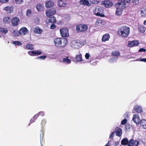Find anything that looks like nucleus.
Here are the masks:
<instances>
[{"mask_svg":"<svg viewBox=\"0 0 146 146\" xmlns=\"http://www.w3.org/2000/svg\"><path fill=\"white\" fill-rule=\"evenodd\" d=\"M121 144L125 145L128 144V139L127 138H124L121 141Z\"/></svg>","mask_w":146,"mask_h":146,"instance_id":"obj_32","label":"nucleus"},{"mask_svg":"<svg viewBox=\"0 0 146 146\" xmlns=\"http://www.w3.org/2000/svg\"><path fill=\"white\" fill-rule=\"evenodd\" d=\"M143 23L144 25H146V20L144 21Z\"/></svg>","mask_w":146,"mask_h":146,"instance_id":"obj_56","label":"nucleus"},{"mask_svg":"<svg viewBox=\"0 0 146 146\" xmlns=\"http://www.w3.org/2000/svg\"><path fill=\"white\" fill-rule=\"evenodd\" d=\"M28 30L27 28L23 27L19 31V33L21 35H24L28 33Z\"/></svg>","mask_w":146,"mask_h":146,"instance_id":"obj_11","label":"nucleus"},{"mask_svg":"<svg viewBox=\"0 0 146 146\" xmlns=\"http://www.w3.org/2000/svg\"><path fill=\"white\" fill-rule=\"evenodd\" d=\"M60 34L62 37H66L68 35V29L67 28H62L60 29Z\"/></svg>","mask_w":146,"mask_h":146,"instance_id":"obj_7","label":"nucleus"},{"mask_svg":"<svg viewBox=\"0 0 146 146\" xmlns=\"http://www.w3.org/2000/svg\"><path fill=\"white\" fill-rule=\"evenodd\" d=\"M68 58V57H66V58H63L62 60L60 61V62L66 64H70L71 62V61Z\"/></svg>","mask_w":146,"mask_h":146,"instance_id":"obj_25","label":"nucleus"},{"mask_svg":"<svg viewBox=\"0 0 146 146\" xmlns=\"http://www.w3.org/2000/svg\"><path fill=\"white\" fill-rule=\"evenodd\" d=\"M0 32L3 34H6L8 32V30L6 28H0Z\"/></svg>","mask_w":146,"mask_h":146,"instance_id":"obj_34","label":"nucleus"},{"mask_svg":"<svg viewBox=\"0 0 146 146\" xmlns=\"http://www.w3.org/2000/svg\"><path fill=\"white\" fill-rule=\"evenodd\" d=\"M115 133V131H114L112 132L110 135L109 138L110 139H113V137L114 134Z\"/></svg>","mask_w":146,"mask_h":146,"instance_id":"obj_43","label":"nucleus"},{"mask_svg":"<svg viewBox=\"0 0 146 146\" xmlns=\"http://www.w3.org/2000/svg\"><path fill=\"white\" fill-rule=\"evenodd\" d=\"M102 4L106 8H110L113 5V3L108 0H104L102 1Z\"/></svg>","mask_w":146,"mask_h":146,"instance_id":"obj_6","label":"nucleus"},{"mask_svg":"<svg viewBox=\"0 0 146 146\" xmlns=\"http://www.w3.org/2000/svg\"><path fill=\"white\" fill-rule=\"evenodd\" d=\"M111 54L113 56H117L120 55V53L118 51H115L112 52Z\"/></svg>","mask_w":146,"mask_h":146,"instance_id":"obj_37","label":"nucleus"},{"mask_svg":"<svg viewBox=\"0 0 146 146\" xmlns=\"http://www.w3.org/2000/svg\"><path fill=\"white\" fill-rule=\"evenodd\" d=\"M128 34H129V28L128 27Z\"/></svg>","mask_w":146,"mask_h":146,"instance_id":"obj_58","label":"nucleus"},{"mask_svg":"<svg viewBox=\"0 0 146 146\" xmlns=\"http://www.w3.org/2000/svg\"><path fill=\"white\" fill-rule=\"evenodd\" d=\"M32 15V12L31 9H29L27 11V15L28 17H31Z\"/></svg>","mask_w":146,"mask_h":146,"instance_id":"obj_38","label":"nucleus"},{"mask_svg":"<svg viewBox=\"0 0 146 146\" xmlns=\"http://www.w3.org/2000/svg\"><path fill=\"white\" fill-rule=\"evenodd\" d=\"M56 27V26L54 24H52L51 25L50 27V29H55Z\"/></svg>","mask_w":146,"mask_h":146,"instance_id":"obj_48","label":"nucleus"},{"mask_svg":"<svg viewBox=\"0 0 146 146\" xmlns=\"http://www.w3.org/2000/svg\"><path fill=\"white\" fill-rule=\"evenodd\" d=\"M116 135V136L120 137L122 134V131L121 129L119 127H116L115 128Z\"/></svg>","mask_w":146,"mask_h":146,"instance_id":"obj_19","label":"nucleus"},{"mask_svg":"<svg viewBox=\"0 0 146 146\" xmlns=\"http://www.w3.org/2000/svg\"><path fill=\"white\" fill-rule=\"evenodd\" d=\"M17 3L19 4H21L23 2V0H15Z\"/></svg>","mask_w":146,"mask_h":146,"instance_id":"obj_47","label":"nucleus"},{"mask_svg":"<svg viewBox=\"0 0 146 146\" xmlns=\"http://www.w3.org/2000/svg\"><path fill=\"white\" fill-rule=\"evenodd\" d=\"M139 0H134L133 3L134 5H137L139 3Z\"/></svg>","mask_w":146,"mask_h":146,"instance_id":"obj_49","label":"nucleus"},{"mask_svg":"<svg viewBox=\"0 0 146 146\" xmlns=\"http://www.w3.org/2000/svg\"><path fill=\"white\" fill-rule=\"evenodd\" d=\"M44 7L43 5L40 3L38 4L36 6V8L38 11H42L44 9Z\"/></svg>","mask_w":146,"mask_h":146,"instance_id":"obj_26","label":"nucleus"},{"mask_svg":"<svg viewBox=\"0 0 146 146\" xmlns=\"http://www.w3.org/2000/svg\"><path fill=\"white\" fill-rule=\"evenodd\" d=\"M13 33L15 36H19V32H18L15 31H13Z\"/></svg>","mask_w":146,"mask_h":146,"instance_id":"obj_50","label":"nucleus"},{"mask_svg":"<svg viewBox=\"0 0 146 146\" xmlns=\"http://www.w3.org/2000/svg\"><path fill=\"white\" fill-rule=\"evenodd\" d=\"M3 9L8 11L9 13H11L13 11V7L12 6L11 7L7 6L4 7Z\"/></svg>","mask_w":146,"mask_h":146,"instance_id":"obj_24","label":"nucleus"},{"mask_svg":"<svg viewBox=\"0 0 146 146\" xmlns=\"http://www.w3.org/2000/svg\"><path fill=\"white\" fill-rule=\"evenodd\" d=\"M27 48L29 50H33L34 49V45L30 44H27L26 46Z\"/></svg>","mask_w":146,"mask_h":146,"instance_id":"obj_31","label":"nucleus"},{"mask_svg":"<svg viewBox=\"0 0 146 146\" xmlns=\"http://www.w3.org/2000/svg\"><path fill=\"white\" fill-rule=\"evenodd\" d=\"M42 135H43V132L42 131Z\"/></svg>","mask_w":146,"mask_h":146,"instance_id":"obj_59","label":"nucleus"},{"mask_svg":"<svg viewBox=\"0 0 146 146\" xmlns=\"http://www.w3.org/2000/svg\"><path fill=\"white\" fill-rule=\"evenodd\" d=\"M116 8V9L115 12L116 15L118 16L122 14L123 9L117 8Z\"/></svg>","mask_w":146,"mask_h":146,"instance_id":"obj_29","label":"nucleus"},{"mask_svg":"<svg viewBox=\"0 0 146 146\" xmlns=\"http://www.w3.org/2000/svg\"><path fill=\"white\" fill-rule=\"evenodd\" d=\"M28 54L31 56H37L41 54L42 52L41 51L36 50L31 51L28 52Z\"/></svg>","mask_w":146,"mask_h":146,"instance_id":"obj_12","label":"nucleus"},{"mask_svg":"<svg viewBox=\"0 0 146 146\" xmlns=\"http://www.w3.org/2000/svg\"><path fill=\"white\" fill-rule=\"evenodd\" d=\"M140 12L142 17H146V8L142 9L140 11Z\"/></svg>","mask_w":146,"mask_h":146,"instance_id":"obj_28","label":"nucleus"},{"mask_svg":"<svg viewBox=\"0 0 146 146\" xmlns=\"http://www.w3.org/2000/svg\"><path fill=\"white\" fill-rule=\"evenodd\" d=\"M115 146H117L118 145H119V141H117L116 142H115Z\"/></svg>","mask_w":146,"mask_h":146,"instance_id":"obj_54","label":"nucleus"},{"mask_svg":"<svg viewBox=\"0 0 146 146\" xmlns=\"http://www.w3.org/2000/svg\"><path fill=\"white\" fill-rule=\"evenodd\" d=\"M56 13V11L55 9L51 8L46 10V14L47 17H49L53 15Z\"/></svg>","mask_w":146,"mask_h":146,"instance_id":"obj_8","label":"nucleus"},{"mask_svg":"<svg viewBox=\"0 0 146 146\" xmlns=\"http://www.w3.org/2000/svg\"><path fill=\"white\" fill-rule=\"evenodd\" d=\"M42 31V30L38 27H36L34 29V32L36 34H40Z\"/></svg>","mask_w":146,"mask_h":146,"instance_id":"obj_22","label":"nucleus"},{"mask_svg":"<svg viewBox=\"0 0 146 146\" xmlns=\"http://www.w3.org/2000/svg\"><path fill=\"white\" fill-rule=\"evenodd\" d=\"M104 11L102 7L98 6L94 10L93 12L94 14L97 16L104 17L105 16Z\"/></svg>","mask_w":146,"mask_h":146,"instance_id":"obj_2","label":"nucleus"},{"mask_svg":"<svg viewBox=\"0 0 146 146\" xmlns=\"http://www.w3.org/2000/svg\"><path fill=\"white\" fill-rule=\"evenodd\" d=\"M118 34L122 37H127L128 36V27L124 26L117 31Z\"/></svg>","mask_w":146,"mask_h":146,"instance_id":"obj_3","label":"nucleus"},{"mask_svg":"<svg viewBox=\"0 0 146 146\" xmlns=\"http://www.w3.org/2000/svg\"><path fill=\"white\" fill-rule=\"evenodd\" d=\"M102 20L100 19H97L96 23L95 25L97 26H100L102 25Z\"/></svg>","mask_w":146,"mask_h":146,"instance_id":"obj_35","label":"nucleus"},{"mask_svg":"<svg viewBox=\"0 0 146 146\" xmlns=\"http://www.w3.org/2000/svg\"><path fill=\"white\" fill-rule=\"evenodd\" d=\"M12 43L18 46H20L22 45V44L19 41H13Z\"/></svg>","mask_w":146,"mask_h":146,"instance_id":"obj_40","label":"nucleus"},{"mask_svg":"<svg viewBox=\"0 0 146 146\" xmlns=\"http://www.w3.org/2000/svg\"><path fill=\"white\" fill-rule=\"evenodd\" d=\"M37 118V115H35L32 118L30 122L31 123L35 122V121L36 119Z\"/></svg>","mask_w":146,"mask_h":146,"instance_id":"obj_39","label":"nucleus"},{"mask_svg":"<svg viewBox=\"0 0 146 146\" xmlns=\"http://www.w3.org/2000/svg\"><path fill=\"white\" fill-rule=\"evenodd\" d=\"M76 58L78 61H82V55L81 54L76 55Z\"/></svg>","mask_w":146,"mask_h":146,"instance_id":"obj_36","label":"nucleus"},{"mask_svg":"<svg viewBox=\"0 0 146 146\" xmlns=\"http://www.w3.org/2000/svg\"><path fill=\"white\" fill-rule=\"evenodd\" d=\"M127 119H123L121 121V124L122 125H124L125 124V123L127 122Z\"/></svg>","mask_w":146,"mask_h":146,"instance_id":"obj_44","label":"nucleus"},{"mask_svg":"<svg viewBox=\"0 0 146 146\" xmlns=\"http://www.w3.org/2000/svg\"><path fill=\"white\" fill-rule=\"evenodd\" d=\"M126 3H128L127 0H121L119 1L115 5V8L121 9H122L126 7Z\"/></svg>","mask_w":146,"mask_h":146,"instance_id":"obj_4","label":"nucleus"},{"mask_svg":"<svg viewBox=\"0 0 146 146\" xmlns=\"http://www.w3.org/2000/svg\"><path fill=\"white\" fill-rule=\"evenodd\" d=\"M146 30V28L143 26H140L139 28V31L142 33H144Z\"/></svg>","mask_w":146,"mask_h":146,"instance_id":"obj_30","label":"nucleus"},{"mask_svg":"<svg viewBox=\"0 0 146 146\" xmlns=\"http://www.w3.org/2000/svg\"><path fill=\"white\" fill-rule=\"evenodd\" d=\"M140 125L143 128L146 129V120L143 119L141 120Z\"/></svg>","mask_w":146,"mask_h":146,"instance_id":"obj_27","label":"nucleus"},{"mask_svg":"<svg viewBox=\"0 0 146 146\" xmlns=\"http://www.w3.org/2000/svg\"><path fill=\"white\" fill-rule=\"evenodd\" d=\"M3 22L5 23H7L10 22V18L9 17H5L3 19Z\"/></svg>","mask_w":146,"mask_h":146,"instance_id":"obj_33","label":"nucleus"},{"mask_svg":"<svg viewBox=\"0 0 146 146\" xmlns=\"http://www.w3.org/2000/svg\"><path fill=\"white\" fill-rule=\"evenodd\" d=\"M54 4L53 1H48L45 3V6L47 8H49L52 7Z\"/></svg>","mask_w":146,"mask_h":146,"instance_id":"obj_20","label":"nucleus"},{"mask_svg":"<svg viewBox=\"0 0 146 146\" xmlns=\"http://www.w3.org/2000/svg\"><path fill=\"white\" fill-rule=\"evenodd\" d=\"M71 46L73 48H78L79 46V43L76 40H73L71 42Z\"/></svg>","mask_w":146,"mask_h":146,"instance_id":"obj_13","label":"nucleus"},{"mask_svg":"<svg viewBox=\"0 0 146 146\" xmlns=\"http://www.w3.org/2000/svg\"><path fill=\"white\" fill-rule=\"evenodd\" d=\"M132 120L137 125L139 124L141 122L140 117L138 114L133 115Z\"/></svg>","mask_w":146,"mask_h":146,"instance_id":"obj_9","label":"nucleus"},{"mask_svg":"<svg viewBox=\"0 0 146 146\" xmlns=\"http://www.w3.org/2000/svg\"><path fill=\"white\" fill-rule=\"evenodd\" d=\"M134 109L137 113H141L142 111V109L141 106L136 105L134 107Z\"/></svg>","mask_w":146,"mask_h":146,"instance_id":"obj_21","label":"nucleus"},{"mask_svg":"<svg viewBox=\"0 0 146 146\" xmlns=\"http://www.w3.org/2000/svg\"><path fill=\"white\" fill-rule=\"evenodd\" d=\"M11 22L13 26H16L19 22V19L17 17H14L11 20Z\"/></svg>","mask_w":146,"mask_h":146,"instance_id":"obj_10","label":"nucleus"},{"mask_svg":"<svg viewBox=\"0 0 146 146\" xmlns=\"http://www.w3.org/2000/svg\"><path fill=\"white\" fill-rule=\"evenodd\" d=\"M90 57V55L88 53H86L85 55V57L86 59H89Z\"/></svg>","mask_w":146,"mask_h":146,"instance_id":"obj_51","label":"nucleus"},{"mask_svg":"<svg viewBox=\"0 0 146 146\" xmlns=\"http://www.w3.org/2000/svg\"><path fill=\"white\" fill-rule=\"evenodd\" d=\"M9 0H0V2L2 3L7 2Z\"/></svg>","mask_w":146,"mask_h":146,"instance_id":"obj_52","label":"nucleus"},{"mask_svg":"<svg viewBox=\"0 0 146 146\" xmlns=\"http://www.w3.org/2000/svg\"><path fill=\"white\" fill-rule=\"evenodd\" d=\"M46 22L47 23L54 24L56 22V20L55 17L52 16L49 17L48 19L46 20Z\"/></svg>","mask_w":146,"mask_h":146,"instance_id":"obj_15","label":"nucleus"},{"mask_svg":"<svg viewBox=\"0 0 146 146\" xmlns=\"http://www.w3.org/2000/svg\"><path fill=\"white\" fill-rule=\"evenodd\" d=\"M66 3L65 2L64 0H58V5L60 7H64L66 5Z\"/></svg>","mask_w":146,"mask_h":146,"instance_id":"obj_23","label":"nucleus"},{"mask_svg":"<svg viewBox=\"0 0 146 146\" xmlns=\"http://www.w3.org/2000/svg\"><path fill=\"white\" fill-rule=\"evenodd\" d=\"M110 38V35L109 33H107L103 35L102 36V41L105 42L109 40Z\"/></svg>","mask_w":146,"mask_h":146,"instance_id":"obj_16","label":"nucleus"},{"mask_svg":"<svg viewBox=\"0 0 146 146\" xmlns=\"http://www.w3.org/2000/svg\"><path fill=\"white\" fill-rule=\"evenodd\" d=\"M46 55H44V56H43L37 57V58H38V59L41 58V59H42L44 60V59H45L46 58Z\"/></svg>","mask_w":146,"mask_h":146,"instance_id":"obj_45","label":"nucleus"},{"mask_svg":"<svg viewBox=\"0 0 146 146\" xmlns=\"http://www.w3.org/2000/svg\"><path fill=\"white\" fill-rule=\"evenodd\" d=\"M90 2L91 3L95 4H98L99 3L97 0H90Z\"/></svg>","mask_w":146,"mask_h":146,"instance_id":"obj_41","label":"nucleus"},{"mask_svg":"<svg viewBox=\"0 0 146 146\" xmlns=\"http://www.w3.org/2000/svg\"><path fill=\"white\" fill-rule=\"evenodd\" d=\"M105 146H110V145L108 144H107Z\"/></svg>","mask_w":146,"mask_h":146,"instance_id":"obj_57","label":"nucleus"},{"mask_svg":"<svg viewBox=\"0 0 146 146\" xmlns=\"http://www.w3.org/2000/svg\"><path fill=\"white\" fill-rule=\"evenodd\" d=\"M139 42L137 40H133L131 41H128V46L133 47L137 46Z\"/></svg>","mask_w":146,"mask_h":146,"instance_id":"obj_17","label":"nucleus"},{"mask_svg":"<svg viewBox=\"0 0 146 146\" xmlns=\"http://www.w3.org/2000/svg\"><path fill=\"white\" fill-rule=\"evenodd\" d=\"M146 50L144 48H141L139 50V52H145Z\"/></svg>","mask_w":146,"mask_h":146,"instance_id":"obj_53","label":"nucleus"},{"mask_svg":"<svg viewBox=\"0 0 146 146\" xmlns=\"http://www.w3.org/2000/svg\"><path fill=\"white\" fill-rule=\"evenodd\" d=\"M140 61L146 62V58L141 59H140Z\"/></svg>","mask_w":146,"mask_h":146,"instance_id":"obj_55","label":"nucleus"},{"mask_svg":"<svg viewBox=\"0 0 146 146\" xmlns=\"http://www.w3.org/2000/svg\"><path fill=\"white\" fill-rule=\"evenodd\" d=\"M53 41L54 46L57 48H64L68 44L67 39L65 38H56Z\"/></svg>","mask_w":146,"mask_h":146,"instance_id":"obj_1","label":"nucleus"},{"mask_svg":"<svg viewBox=\"0 0 146 146\" xmlns=\"http://www.w3.org/2000/svg\"><path fill=\"white\" fill-rule=\"evenodd\" d=\"M80 3L81 5H84L88 7L91 6V4H90L89 2L87 0H80Z\"/></svg>","mask_w":146,"mask_h":146,"instance_id":"obj_18","label":"nucleus"},{"mask_svg":"<svg viewBox=\"0 0 146 146\" xmlns=\"http://www.w3.org/2000/svg\"><path fill=\"white\" fill-rule=\"evenodd\" d=\"M109 142H108V143H109Z\"/></svg>","mask_w":146,"mask_h":146,"instance_id":"obj_60","label":"nucleus"},{"mask_svg":"<svg viewBox=\"0 0 146 146\" xmlns=\"http://www.w3.org/2000/svg\"><path fill=\"white\" fill-rule=\"evenodd\" d=\"M139 144V142L138 141H134L133 140L131 139L128 141V146H138Z\"/></svg>","mask_w":146,"mask_h":146,"instance_id":"obj_14","label":"nucleus"},{"mask_svg":"<svg viewBox=\"0 0 146 146\" xmlns=\"http://www.w3.org/2000/svg\"><path fill=\"white\" fill-rule=\"evenodd\" d=\"M44 112L43 111H41L39 112L38 113L36 114V115H37V117H38L39 115H41V116H43L44 115Z\"/></svg>","mask_w":146,"mask_h":146,"instance_id":"obj_42","label":"nucleus"},{"mask_svg":"<svg viewBox=\"0 0 146 146\" xmlns=\"http://www.w3.org/2000/svg\"><path fill=\"white\" fill-rule=\"evenodd\" d=\"M88 29V25L83 24H80L76 27V30L77 32H84Z\"/></svg>","mask_w":146,"mask_h":146,"instance_id":"obj_5","label":"nucleus"},{"mask_svg":"<svg viewBox=\"0 0 146 146\" xmlns=\"http://www.w3.org/2000/svg\"><path fill=\"white\" fill-rule=\"evenodd\" d=\"M46 120L45 119H43L42 120V122H41V124L42 125V126H44V125L45 124H46Z\"/></svg>","mask_w":146,"mask_h":146,"instance_id":"obj_46","label":"nucleus"}]
</instances>
